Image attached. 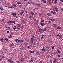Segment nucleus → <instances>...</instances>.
I'll list each match as a JSON object with an SVG mask.
<instances>
[{
	"instance_id": "f257e3e1",
	"label": "nucleus",
	"mask_w": 63,
	"mask_h": 63,
	"mask_svg": "<svg viewBox=\"0 0 63 63\" xmlns=\"http://www.w3.org/2000/svg\"><path fill=\"white\" fill-rule=\"evenodd\" d=\"M8 61L11 63H14V62L13 60H12L11 59H8Z\"/></svg>"
},
{
	"instance_id": "f03ea898",
	"label": "nucleus",
	"mask_w": 63,
	"mask_h": 63,
	"mask_svg": "<svg viewBox=\"0 0 63 63\" xmlns=\"http://www.w3.org/2000/svg\"><path fill=\"white\" fill-rule=\"evenodd\" d=\"M46 48H47V47H44L43 49H41V50H42V51H45V50H46Z\"/></svg>"
},
{
	"instance_id": "7ed1b4c3",
	"label": "nucleus",
	"mask_w": 63,
	"mask_h": 63,
	"mask_svg": "<svg viewBox=\"0 0 63 63\" xmlns=\"http://www.w3.org/2000/svg\"><path fill=\"white\" fill-rule=\"evenodd\" d=\"M55 10H56V12H58L59 11V10H58V8H57V7H55Z\"/></svg>"
},
{
	"instance_id": "20e7f679",
	"label": "nucleus",
	"mask_w": 63,
	"mask_h": 63,
	"mask_svg": "<svg viewBox=\"0 0 63 63\" xmlns=\"http://www.w3.org/2000/svg\"><path fill=\"white\" fill-rule=\"evenodd\" d=\"M40 53H41L40 51H38L36 52V54L37 55H39L40 54Z\"/></svg>"
},
{
	"instance_id": "39448f33",
	"label": "nucleus",
	"mask_w": 63,
	"mask_h": 63,
	"mask_svg": "<svg viewBox=\"0 0 63 63\" xmlns=\"http://www.w3.org/2000/svg\"><path fill=\"white\" fill-rule=\"evenodd\" d=\"M18 42L22 43L23 42V41L22 39L21 40H19L18 41Z\"/></svg>"
},
{
	"instance_id": "423d86ee",
	"label": "nucleus",
	"mask_w": 63,
	"mask_h": 63,
	"mask_svg": "<svg viewBox=\"0 0 63 63\" xmlns=\"http://www.w3.org/2000/svg\"><path fill=\"white\" fill-rule=\"evenodd\" d=\"M12 5L13 7H14V8H16L17 7L16 5L15 4H12Z\"/></svg>"
},
{
	"instance_id": "0eeeda50",
	"label": "nucleus",
	"mask_w": 63,
	"mask_h": 63,
	"mask_svg": "<svg viewBox=\"0 0 63 63\" xmlns=\"http://www.w3.org/2000/svg\"><path fill=\"white\" fill-rule=\"evenodd\" d=\"M4 10V8H3L2 7L0 6V11H3Z\"/></svg>"
},
{
	"instance_id": "6e6552de",
	"label": "nucleus",
	"mask_w": 63,
	"mask_h": 63,
	"mask_svg": "<svg viewBox=\"0 0 63 63\" xmlns=\"http://www.w3.org/2000/svg\"><path fill=\"white\" fill-rule=\"evenodd\" d=\"M24 11H22L20 13V15H22L23 13H24Z\"/></svg>"
},
{
	"instance_id": "1a4fd4ad",
	"label": "nucleus",
	"mask_w": 63,
	"mask_h": 63,
	"mask_svg": "<svg viewBox=\"0 0 63 63\" xmlns=\"http://www.w3.org/2000/svg\"><path fill=\"white\" fill-rule=\"evenodd\" d=\"M33 41H31V44H34V45H35V44H36V43Z\"/></svg>"
},
{
	"instance_id": "9d476101",
	"label": "nucleus",
	"mask_w": 63,
	"mask_h": 63,
	"mask_svg": "<svg viewBox=\"0 0 63 63\" xmlns=\"http://www.w3.org/2000/svg\"><path fill=\"white\" fill-rule=\"evenodd\" d=\"M30 62L31 63H35V62L33 61V60L31 59L30 60Z\"/></svg>"
},
{
	"instance_id": "9b49d317",
	"label": "nucleus",
	"mask_w": 63,
	"mask_h": 63,
	"mask_svg": "<svg viewBox=\"0 0 63 63\" xmlns=\"http://www.w3.org/2000/svg\"><path fill=\"white\" fill-rule=\"evenodd\" d=\"M47 15H48V16H52V15L50 13H48L47 14Z\"/></svg>"
},
{
	"instance_id": "f8f14e48",
	"label": "nucleus",
	"mask_w": 63,
	"mask_h": 63,
	"mask_svg": "<svg viewBox=\"0 0 63 63\" xmlns=\"http://www.w3.org/2000/svg\"><path fill=\"white\" fill-rule=\"evenodd\" d=\"M49 20H51V21H55V20L54 19H49Z\"/></svg>"
},
{
	"instance_id": "ddd939ff",
	"label": "nucleus",
	"mask_w": 63,
	"mask_h": 63,
	"mask_svg": "<svg viewBox=\"0 0 63 63\" xmlns=\"http://www.w3.org/2000/svg\"><path fill=\"white\" fill-rule=\"evenodd\" d=\"M57 51L58 52V53H61V52L60 51V50L59 49H57Z\"/></svg>"
},
{
	"instance_id": "4468645a",
	"label": "nucleus",
	"mask_w": 63,
	"mask_h": 63,
	"mask_svg": "<svg viewBox=\"0 0 63 63\" xmlns=\"http://www.w3.org/2000/svg\"><path fill=\"white\" fill-rule=\"evenodd\" d=\"M36 5L37 6H38V7H41V5L39 3L36 4Z\"/></svg>"
},
{
	"instance_id": "2eb2a0df",
	"label": "nucleus",
	"mask_w": 63,
	"mask_h": 63,
	"mask_svg": "<svg viewBox=\"0 0 63 63\" xmlns=\"http://www.w3.org/2000/svg\"><path fill=\"white\" fill-rule=\"evenodd\" d=\"M53 26L55 28V27H56V26H57V25L56 24H53Z\"/></svg>"
},
{
	"instance_id": "dca6fc26",
	"label": "nucleus",
	"mask_w": 63,
	"mask_h": 63,
	"mask_svg": "<svg viewBox=\"0 0 63 63\" xmlns=\"http://www.w3.org/2000/svg\"><path fill=\"white\" fill-rule=\"evenodd\" d=\"M40 24L41 26H44V25H45V24L43 23H40Z\"/></svg>"
},
{
	"instance_id": "f3484780",
	"label": "nucleus",
	"mask_w": 63,
	"mask_h": 63,
	"mask_svg": "<svg viewBox=\"0 0 63 63\" xmlns=\"http://www.w3.org/2000/svg\"><path fill=\"white\" fill-rule=\"evenodd\" d=\"M16 15V13H13L12 14V15H13V16H15Z\"/></svg>"
},
{
	"instance_id": "a211bd4d",
	"label": "nucleus",
	"mask_w": 63,
	"mask_h": 63,
	"mask_svg": "<svg viewBox=\"0 0 63 63\" xmlns=\"http://www.w3.org/2000/svg\"><path fill=\"white\" fill-rule=\"evenodd\" d=\"M56 29H62V28L60 27H58L56 28Z\"/></svg>"
},
{
	"instance_id": "6ab92c4d",
	"label": "nucleus",
	"mask_w": 63,
	"mask_h": 63,
	"mask_svg": "<svg viewBox=\"0 0 63 63\" xmlns=\"http://www.w3.org/2000/svg\"><path fill=\"white\" fill-rule=\"evenodd\" d=\"M34 39L32 38H31L30 40V41H34Z\"/></svg>"
},
{
	"instance_id": "aec40b11",
	"label": "nucleus",
	"mask_w": 63,
	"mask_h": 63,
	"mask_svg": "<svg viewBox=\"0 0 63 63\" xmlns=\"http://www.w3.org/2000/svg\"><path fill=\"white\" fill-rule=\"evenodd\" d=\"M3 39H4V38H2V39H0V41L1 42H4V40H3Z\"/></svg>"
},
{
	"instance_id": "412c9836",
	"label": "nucleus",
	"mask_w": 63,
	"mask_h": 63,
	"mask_svg": "<svg viewBox=\"0 0 63 63\" xmlns=\"http://www.w3.org/2000/svg\"><path fill=\"white\" fill-rule=\"evenodd\" d=\"M21 60L22 61H24V59L23 58H21Z\"/></svg>"
},
{
	"instance_id": "4be33fe9",
	"label": "nucleus",
	"mask_w": 63,
	"mask_h": 63,
	"mask_svg": "<svg viewBox=\"0 0 63 63\" xmlns=\"http://www.w3.org/2000/svg\"><path fill=\"white\" fill-rule=\"evenodd\" d=\"M17 4L18 5L20 4H21V2H17Z\"/></svg>"
},
{
	"instance_id": "5701e85b",
	"label": "nucleus",
	"mask_w": 63,
	"mask_h": 63,
	"mask_svg": "<svg viewBox=\"0 0 63 63\" xmlns=\"http://www.w3.org/2000/svg\"><path fill=\"white\" fill-rule=\"evenodd\" d=\"M52 13L53 14H56V13L52 11H51Z\"/></svg>"
},
{
	"instance_id": "b1692460",
	"label": "nucleus",
	"mask_w": 63,
	"mask_h": 63,
	"mask_svg": "<svg viewBox=\"0 0 63 63\" xmlns=\"http://www.w3.org/2000/svg\"><path fill=\"white\" fill-rule=\"evenodd\" d=\"M31 14L32 15V16H33V15H34V13L33 12H31Z\"/></svg>"
},
{
	"instance_id": "393cba45",
	"label": "nucleus",
	"mask_w": 63,
	"mask_h": 63,
	"mask_svg": "<svg viewBox=\"0 0 63 63\" xmlns=\"http://www.w3.org/2000/svg\"><path fill=\"white\" fill-rule=\"evenodd\" d=\"M12 37H13V36L12 35H9L8 36V38H11Z\"/></svg>"
},
{
	"instance_id": "a878e982",
	"label": "nucleus",
	"mask_w": 63,
	"mask_h": 63,
	"mask_svg": "<svg viewBox=\"0 0 63 63\" xmlns=\"http://www.w3.org/2000/svg\"><path fill=\"white\" fill-rule=\"evenodd\" d=\"M34 52V51H30V53H33Z\"/></svg>"
},
{
	"instance_id": "bb28decb",
	"label": "nucleus",
	"mask_w": 63,
	"mask_h": 63,
	"mask_svg": "<svg viewBox=\"0 0 63 63\" xmlns=\"http://www.w3.org/2000/svg\"><path fill=\"white\" fill-rule=\"evenodd\" d=\"M0 1H1V3H4V1H3V0H0Z\"/></svg>"
},
{
	"instance_id": "cd10ccee",
	"label": "nucleus",
	"mask_w": 63,
	"mask_h": 63,
	"mask_svg": "<svg viewBox=\"0 0 63 63\" xmlns=\"http://www.w3.org/2000/svg\"><path fill=\"white\" fill-rule=\"evenodd\" d=\"M46 30H47V28L45 27L44 29L43 30L45 31H46Z\"/></svg>"
},
{
	"instance_id": "c85d7f7f",
	"label": "nucleus",
	"mask_w": 63,
	"mask_h": 63,
	"mask_svg": "<svg viewBox=\"0 0 63 63\" xmlns=\"http://www.w3.org/2000/svg\"><path fill=\"white\" fill-rule=\"evenodd\" d=\"M60 34V33H58L57 35H56V37H58V36H59V34Z\"/></svg>"
},
{
	"instance_id": "c756f323",
	"label": "nucleus",
	"mask_w": 63,
	"mask_h": 63,
	"mask_svg": "<svg viewBox=\"0 0 63 63\" xmlns=\"http://www.w3.org/2000/svg\"><path fill=\"white\" fill-rule=\"evenodd\" d=\"M62 36L61 35H60L59 36V39H60L61 38Z\"/></svg>"
},
{
	"instance_id": "7c9ffc66",
	"label": "nucleus",
	"mask_w": 63,
	"mask_h": 63,
	"mask_svg": "<svg viewBox=\"0 0 63 63\" xmlns=\"http://www.w3.org/2000/svg\"><path fill=\"white\" fill-rule=\"evenodd\" d=\"M50 62H51V63H52V60H50Z\"/></svg>"
},
{
	"instance_id": "2f4dec72",
	"label": "nucleus",
	"mask_w": 63,
	"mask_h": 63,
	"mask_svg": "<svg viewBox=\"0 0 63 63\" xmlns=\"http://www.w3.org/2000/svg\"><path fill=\"white\" fill-rule=\"evenodd\" d=\"M14 17H16V18H17V16L16 15H15V16H14Z\"/></svg>"
},
{
	"instance_id": "473e14b6",
	"label": "nucleus",
	"mask_w": 63,
	"mask_h": 63,
	"mask_svg": "<svg viewBox=\"0 0 63 63\" xmlns=\"http://www.w3.org/2000/svg\"><path fill=\"white\" fill-rule=\"evenodd\" d=\"M57 1L56 0H55V4H57Z\"/></svg>"
},
{
	"instance_id": "72a5a7b5",
	"label": "nucleus",
	"mask_w": 63,
	"mask_h": 63,
	"mask_svg": "<svg viewBox=\"0 0 63 63\" xmlns=\"http://www.w3.org/2000/svg\"><path fill=\"white\" fill-rule=\"evenodd\" d=\"M33 47V46L32 45H30V48H32Z\"/></svg>"
},
{
	"instance_id": "f704fd0d",
	"label": "nucleus",
	"mask_w": 63,
	"mask_h": 63,
	"mask_svg": "<svg viewBox=\"0 0 63 63\" xmlns=\"http://www.w3.org/2000/svg\"><path fill=\"white\" fill-rule=\"evenodd\" d=\"M42 31V29H39V32H41V31Z\"/></svg>"
},
{
	"instance_id": "c9c22d12",
	"label": "nucleus",
	"mask_w": 63,
	"mask_h": 63,
	"mask_svg": "<svg viewBox=\"0 0 63 63\" xmlns=\"http://www.w3.org/2000/svg\"><path fill=\"white\" fill-rule=\"evenodd\" d=\"M32 38H33V39H34L35 38V36L34 35H33L32 36Z\"/></svg>"
},
{
	"instance_id": "e433bc0d",
	"label": "nucleus",
	"mask_w": 63,
	"mask_h": 63,
	"mask_svg": "<svg viewBox=\"0 0 63 63\" xmlns=\"http://www.w3.org/2000/svg\"><path fill=\"white\" fill-rule=\"evenodd\" d=\"M32 18V16H30L29 17V18Z\"/></svg>"
},
{
	"instance_id": "4c0bfd02",
	"label": "nucleus",
	"mask_w": 63,
	"mask_h": 63,
	"mask_svg": "<svg viewBox=\"0 0 63 63\" xmlns=\"http://www.w3.org/2000/svg\"><path fill=\"white\" fill-rule=\"evenodd\" d=\"M43 62V60L41 61L40 62H39V63H42Z\"/></svg>"
},
{
	"instance_id": "58836bf2",
	"label": "nucleus",
	"mask_w": 63,
	"mask_h": 63,
	"mask_svg": "<svg viewBox=\"0 0 63 63\" xmlns=\"http://www.w3.org/2000/svg\"><path fill=\"white\" fill-rule=\"evenodd\" d=\"M55 47L54 46H53L52 48V49H54V48Z\"/></svg>"
},
{
	"instance_id": "ea45409f",
	"label": "nucleus",
	"mask_w": 63,
	"mask_h": 63,
	"mask_svg": "<svg viewBox=\"0 0 63 63\" xmlns=\"http://www.w3.org/2000/svg\"><path fill=\"white\" fill-rule=\"evenodd\" d=\"M30 45H29V46H28L27 47V48H30Z\"/></svg>"
},
{
	"instance_id": "a19ab883",
	"label": "nucleus",
	"mask_w": 63,
	"mask_h": 63,
	"mask_svg": "<svg viewBox=\"0 0 63 63\" xmlns=\"http://www.w3.org/2000/svg\"><path fill=\"white\" fill-rule=\"evenodd\" d=\"M3 50H4L5 51H7V50L5 49H3Z\"/></svg>"
},
{
	"instance_id": "79ce46f5",
	"label": "nucleus",
	"mask_w": 63,
	"mask_h": 63,
	"mask_svg": "<svg viewBox=\"0 0 63 63\" xmlns=\"http://www.w3.org/2000/svg\"><path fill=\"white\" fill-rule=\"evenodd\" d=\"M50 3V1H48V2H47V3L48 4H49Z\"/></svg>"
},
{
	"instance_id": "37998d69",
	"label": "nucleus",
	"mask_w": 63,
	"mask_h": 63,
	"mask_svg": "<svg viewBox=\"0 0 63 63\" xmlns=\"http://www.w3.org/2000/svg\"><path fill=\"white\" fill-rule=\"evenodd\" d=\"M7 23H8V24H10V23H11V21H9V22H7Z\"/></svg>"
},
{
	"instance_id": "c03bdc74",
	"label": "nucleus",
	"mask_w": 63,
	"mask_h": 63,
	"mask_svg": "<svg viewBox=\"0 0 63 63\" xmlns=\"http://www.w3.org/2000/svg\"><path fill=\"white\" fill-rule=\"evenodd\" d=\"M22 22L23 23H25V21H24L23 20H22Z\"/></svg>"
},
{
	"instance_id": "a18cd8bd",
	"label": "nucleus",
	"mask_w": 63,
	"mask_h": 63,
	"mask_svg": "<svg viewBox=\"0 0 63 63\" xmlns=\"http://www.w3.org/2000/svg\"><path fill=\"white\" fill-rule=\"evenodd\" d=\"M18 39H16V40H15L16 42H17L18 41Z\"/></svg>"
},
{
	"instance_id": "49530a36",
	"label": "nucleus",
	"mask_w": 63,
	"mask_h": 63,
	"mask_svg": "<svg viewBox=\"0 0 63 63\" xmlns=\"http://www.w3.org/2000/svg\"><path fill=\"white\" fill-rule=\"evenodd\" d=\"M61 10H62V11H63V8H61Z\"/></svg>"
},
{
	"instance_id": "de8ad7c7",
	"label": "nucleus",
	"mask_w": 63,
	"mask_h": 63,
	"mask_svg": "<svg viewBox=\"0 0 63 63\" xmlns=\"http://www.w3.org/2000/svg\"><path fill=\"white\" fill-rule=\"evenodd\" d=\"M47 22H48V23H51V21H47Z\"/></svg>"
},
{
	"instance_id": "09e8293b",
	"label": "nucleus",
	"mask_w": 63,
	"mask_h": 63,
	"mask_svg": "<svg viewBox=\"0 0 63 63\" xmlns=\"http://www.w3.org/2000/svg\"><path fill=\"white\" fill-rule=\"evenodd\" d=\"M17 27H20V25L19 24H18L17 25Z\"/></svg>"
},
{
	"instance_id": "8fccbe9b",
	"label": "nucleus",
	"mask_w": 63,
	"mask_h": 63,
	"mask_svg": "<svg viewBox=\"0 0 63 63\" xmlns=\"http://www.w3.org/2000/svg\"><path fill=\"white\" fill-rule=\"evenodd\" d=\"M13 23H14V24H15V23H16L15 21L14 20L13 21Z\"/></svg>"
},
{
	"instance_id": "3c124183",
	"label": "nucleus",
	"mask_w": 63,
	"mask_h": 63,
	"mask_svg": "<svg viewBox=\"0 0 63 63\" xmlns=\"http://www.w3.org/2000/svg\"><path fill=\"white\" fill-rule=\"evenodd\" d=\"M2 58H5V57H4V55H2Z\"/></svg>"
},
{
	"instance_id": "603ef678",
	"label": "nucleus",
	"mask_w": 63,
	"mask_h": 63,
	"mask_svg": "<svg viewBox=\"0 0 63 63\" xmlns=\"http://www.w3.org/2000/svg\"><path fill=\"white\" fill-rule=\"evenodd\" d=\"M5 40L6 41H7L8 40V38H5Z\"/></svg>"
},
{
	"instance_id": "864d4df0",
	"label": "nucleus",
	"mask_w": 63,
	"mask_h": 63,
	"mask_svg": "<svg viewBox=\"0 0 63 63\" xmlns=\"http://www.w3.org/2000/svg\"><path fill=\"white\" fill-rule=\"evenodd\" d=\"M9 33H10V32H9V31H7V34H9Z\"/></svg>"
},
{
	"instance_id": "5fc2aeb1",
	"label": "nucleus",
	"mask_w": 63,
	"mask_h": 63,
	"mask_svg": "<svg viewBox=\"0 0 63 63\" xmlns=\"http://www.w3.org/2000/svg\"><path fill=\"white\" fill-rule=\"evenodd\" d=\"M44 3H46V0H44L43 1Z\"/></svg>"
},
{
	"instance_id": "6e6d98bb",
	"label": "nucleus",
	"mask_w": 63,
	"mask_h": 63,
	"mask_svg": "<svg viewBox=\"0 0 63 63\" xmlns=\"http://www.w3.org/2000/svg\"><path fill=\"white\" fill-rule=\"evenodd\" d=\"M41 33H44V31H43L42 32H41Z\"/></svg>"
},
{
	"instance_id": "4d7b16f0",
	"label": "nucleus",
	"mask_w": 63,
	"mask_h": 63,
	"mask_svg": "<svg viewBox=\"0 0 63 63\" xmlns=\"http://www.w3.org/2000/svg\"><path fill=\"white\" fill-rule=\"evenodd\" d=\"M41 22H44V20H42L41 21Z\"/></svg>"
},
{
	"instance_id": "13d9d810",
	"label": "nucleus",
	"mask_w": 63,
	"mask_h": 63,
	"mask_svg": "<svg viewBox=\"0 0 63 63\" xmlns=\"http://www.w3.org/2000/svg\"><path fill=\"white\" fill-rule=\"evenodd\" d=\"M24 45H25L26 46V45H27V43H24Z\"/></svg>"
},
{
	"instance_id": "bf43d9fd",
	"label": "nucleus",
	"mask_w": 63,
	"mask_h": 63,
	"mask_svg": "<svg viewBox=\"0 0 63 63\" xmlns=\"http://www.w3.org/2000/svg\"><path fill=\"white\" fill-rule=\"evenodd\" d=\"M2 21L3 22H4V19H2Z\"/></svg>"
},
{
	"instance_id": "052dcab7",
	"label": "nucleus",
	"mask_w": 63,
	"mask_h": 63,
	"mask_svg": "<svg viewBox=\"0 0 63 63\" xmlns=\"http://www.w3.org/2000/svg\"><path fill=\"white\" fill-rule=\"evenodd\" d=\"M60 1L61 2H63V0H60Z\"/></svg>"
},
{
	"instance_id": "680f3d73",
	"label": "nucleus",
	"mask_w": 63,
	"mask_h": 63,
	"mask_svg": "<svg viewBox=\"0 0 63 63\" xmlns=\"http://www.w3.org/2000/svg\"><path fill=\"white\" fill-rule=\"evenodd\" d=\"M13 29H14V30H15V29H16V28H13Z\"/></svg>"
},
{
	"instance_id": "e2e57ef3",
	"label": "nucleus",
	"mask_w": 63,
	"mask_h": 63,
	"mask_svg": "<svg viewBox=\"0 0 63 63\" xmlns=\"http://www.w3.org/2000/svg\"><path fill=\"white\" fill-rule=\"evenodd\" d=\"M10 23H13V21H10Z\"/></svg>"
},
{
	"instance_id": "0e129e2a",
	"label": "nucleus",
	"mask_w": 63,
	"mask_h": 63,
	"mask_svg": "<svg viewBox=\"0 0 63 63\" xmlns=\"http://www.w3.org/2000/svg\"><path fill=\"white\" fill-rule=\"evenodd\" d=\"M19 7L20 8H21V7H22V6L21 5H19Z\"/></svg>"
},
{
	"instance_id": "69168bd1",
	"label": "nucleus",
	"mask_w": 63,
	"mask_h": 63,
	"mask_svg": "<svg viewBox=\"0 0 63 63\" xmlns=\"http://www.w3.org/2000/svg\"><path fill=\"white\" fill-rule=\"evenodd\" d=\"M7 28H8V29H10V27L9 26H8L7 27Z\"/></svg>"
},
{
	"instance_id": "338daca9",
	"label": "nucleus",
	"mask_w": 63,
	"mask_h": 63,
	"mask_svg": "<svg viewBox=\"0 0 63 63\" xmlns=\"http://www.w3.org/2000/svg\"><path fill=\"white\" fill-rule=\"evenodd\" d=\"M52 43V41H50L49 42V43Z\"/></svg>"
},
{
	"instance_id": "774afa93",
	"label": "nucleus",
	"mask_w": 63,
	"mask_h": 63,
	"mask_svg": "<svg viewBox=\"0 0 63 63\" xmlns=\"http://www.w3.org/2000/svg\"><path fill=\"white\" fill-rule=\"evenodd\" d=\"M53 63H55V61H53Z\"/></svg>"
}]
</instances>
